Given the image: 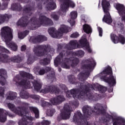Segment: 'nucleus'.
Instances as JSON below:
<instances>
[{"instance_id": "obj_5", "label": "nucleus", "mask_w": 125, "mask_h": 125, "mask_svg": "<svg viewBox=\"0 0 125 125\" xmlns=\"http://www.w3.org/2000/svg\"><path fill=\"white\" fill-rule=\"evenodd\" d=\"M101 79L108 83L110 86H114L116 83V78L113 76L112 68L110 66L105 67L104 70L100 74Z\"/></svg>"}, {"instance_id": "obj_33", "label": "nucleus", "mask_w": 125, "mask_h": 125, "mask_svg": "<svg viewBox=\"0 0 125 125\" xmlns=\"http://www.w3.org/2000/svg\"><path fill=\"white\" fill-rule=\"evenodd\" d=\"M69 46L70 49H74L76 48L77 46V41H71L69 43Z\"/></svg>"}, {"instance_id": "obj_4", "label": "nucleus", "mask_w": 125, "mask_h": 125, "mask_svg": "<svg viewBox=\"0 0 125 125\" xmlns=\"http://www.w3.org/2000/svg\"><path fill=\"white\" fill-rule=\"evenodd\" d=\"M2 32L4 34L3 37L8 47H10L14 51H16L18 48L17 45L13 42H11L10 43V41L13 39V36H12V30H11L9 27L6 26L2 28Z\"/></svg>"}, {"instance_id": "obj_47", "label": "nucleus", "mask_w": 125, "mask_h": 125, "mask_svg": "<svg viewBox=\"0 0 125 125\" xmlns=\"http://www.w3.org/2000/svg\"><path fill=\"white\" fill-rule=\"evenodd\" d=\"M16 97V96H14L13 93L11 95V96H9L7 98V99H8L9 100H13V99H15Z\"/></svg>"}, {"instance_id": "obj_7", "label": "nucleus", "mask_w": 125, "mask_h": 125, "mask_svg": "<svg viewBox=\"0 0 125 125\" xmlns=\"http://www.w3.org/2000/svg\"><path fill=\"white\" fill-rule=\"evenodd\" d=\"M102 6L105 14L103 19V21L107 23V24H111L113 21L112 18H111L110 13H109L110 10V3H109V1L108 0H103Z\"/></svg>"}, {"instance_id": "obj_36", "label": "nucleus", "mask_w": 125, "mask_h": 125, "mask_svg": "<svg viewBox=\"0 0 125 125\" xmlns=\"http://www.w3.org/2000/svg\"><path fill=\"white\" fill-rule=\"evenodd\" d=\"M23 36H21V35H22V32H20L18 34V37L19 38V39H24V37H25L26 36H27V35H28V34H29V31H25L23 33Z\"/></svg>"}, {"instance_id": "obj_58", "label": "nucleus", "mask_w": 125, "mask_h": 125, "mask_svg": "<svg viewBox=\"0 0 125 125\" xmlns=\"http://www.w3.org/2000/svg\"><path fill=\"white\" fill-rule=\"evenodd\" d=\"M34 99H40V96L35 95L34 96Z\"/></svg>"}, {"instance_id": "obj_42", "label": "nucleus", "mask_w": 125, "mask_h": 125, "mask_svg": "<svg viewBox=\"0 0 125 125\" xmlns=\"http://www.w3.org/2000/svg\"><path fill=\"white\" fill-rule=\"evenodd\" d=\"M40 62L43 64V65H47V64L49 63L50 61L47 59H44V60L41 61Z\"/></svg>"}, {"instance_id": "obj_61", "label": "nucleus", "mask_w": 125, "mask_h": 125, "mask_svg": "<svg viewBox=\"0 0 125 125\" xmlns=\"http://www.w3.org/2000/svg\"><path fill=\"white\" fill-rule=\"evenodd\" d=\"M22 35H21V37H23V36H24V34H23V33H22Z\"/></svg>"}, {"instance_id": "obj_40", "label": "nucleus", "mask_w": 125, "mask_h": 125, "mask_svg": "<svg viewBox=\"0 0 125 125\" xmlns=\"http://www.w3.org/2000/svg\"><path fill=\"white\" fill-rule=\"evenodd\" d=\"M76 54L79 57H83L84 55V52L82 50H79L76 52Z\"/></svg>"}, {"instance_id": "obj_49", "label": "nucleus", "mask_w": 125, "mask_h": 125, "mask_svg": "<svg viewBox=\"0 0 125 125\" xmlns=\"http://www.w3.org/2000/svg\"><path fill=\"white\" fill-rule=\"evenodd\" d=\"M51 17L52 19H54V20H56V21L58 20V19H59V17L56 15V14H52Z\"/></svg>"}, {"instance_id": "obj_53", "label": "nucleus", "mask_w": 125, "mask_h": 125, "mask_svg": "<svg viewBox=\"0 0 125 125\" xmlns=\"http://www.w3.org/2000/svg\"><path fill=\"white\" fill-rule=\"evenodd\" d=\"M3 20H4L3 17L0 15V23H3Z\"/></svg>"}, {"instance_id": "obj_18", "label": "nucleus", "mask_w": 125, "mask_h": 125, "mask_svg": "<svg viewBox=\"0 0 125 125\" xmlns=\"http://www.w3.org/2000/svg\"><path fill=\"white\" fill-rule=\"evenodd\" d=\"M0 76L1 77V85H4L5 83V78H7L6 71L4 69H0Z\"/></svg>"}, {"instance_id": "obj_20", "label": "nucleus", "mask_w": 125, "mask_h": 125, "mask_svg": "<svg viewBox=\"0 0 125 125\" xmlns=\"http://www.w3.org/2000/svg\"><path fill=\"white\" fill-rule=\"evenodd\" d=\"M47 38L42 35H39L36 38L33 39V42H41L46 41Z\"/></svg>"}, {"instance_id": "obj_24", "label": "nucleus", "mask_w": 125, "mask_h": 125, "mask_svg": "<svg viewBox=\"0 0 125 125\" xmlns=\"http://www.w3.org/2000/svg\"><path fill=\"white\" fill-rule=\"evenodd\" d=\"M86 62V63H88V64H87V69H91V68H92V67H93V66L95 65V62L92 59L87 60Z\"/></svg>"}, {"instance_id": "obj_45", "label": "nucleus", "mask_w": 125, "mask_h": 125, "mask_svg": "<svg viewBox=\"0 0 125 125\" xmlns=\"http://www.w3.org/2000/svg\"><path fill=\"white\" fill-rule=\"evenodd\" d=\"M50 124V121H48L47 120H43L42 123V125H49Z\"/></svg>"}, {"instance_id": "obj_16", "label": "nucleus", "mask_w": 125, "mask_h": 125, "mask_svg": "<svg viewBox=\"0 0 125 125\" xmlns=\"http://www.w3.org/2000/svg\"><path fill=\"white\" fill-rule=\"evenodd\" d=\"M64 100H65L64 97H63L62 96H59L57 98L52 99L51 100V102L52 104H53V105H55V104L61 103V102L64 101Z\"/></svg>"}, {"instance_id": "obj_27", "label": "nucleus", "mask_w": 125, "mask_h": 125, "mask_svg": "<svg viewBox=\"0 0 125 125\" xmlns=\"http://www.w3.org/2000/svg\"><path fill=\"white\" fill-rule=\"evenodd\" d=\"M83 30L86 34H90V33L92 32V30L91 29L90 26L86 24L83 25Z\"/></svg>"}, {"instance_id": "obj_30", "label": "nucleus", "mask_w": 125, "mask_h": 125, "mask_svg": "<svg viewBox=\"0 0 125 125\" xmlns=\"http://www.w3.org/2000/svg\"><path fill=\"white\" fill-rule=\"evenodd\" d=\"M6 121V117L3 114V110L0 109V122L4 123Z\"/></svg>"}, {"instance_id": "obj_28", "label": "nucleus", "mask_w": 125, "mask_h": 125, "mask_svg": "<svg viewBox=\"0 0 125 125\" xmlns=\"http://www.w3.org/2000/svg\"><path fill=\"white\" fill-rule=\"evenodd\" d=\"M54 90H55V86H47L42 90V92H43L44 93H47V92H49V91L52 92L53 91H54Z\"/></svg>"}, {"instance_id": "obj_48", "label": "nucleus", "mask_w": 125, "mask_h": 125, "mask_svg": "<svg viewBox=\"0 0 125 125\" xmlns=\"http://www.w3.org/2000/svg\"><path fill=\"white\" fill-rule=\"evenodd\" d=\"M34 62V60L32 58V57L30 56L27 60V64H32Z\"/></svg>"}, {"instance_id": "obj_13", "label": "nucleus", "mask_w": 125, "mask_h": 125, "mask_svg": "<svg viewBox=\"0 0 125 125\" xmlns=\"http://www.w3.org/2000/svg\"><path fill=\"white\" fill-rule=\"evenodd\" d=\"M116 9L118 10V12L122 17V20L125 21V7L123 4H116Z\"/></svg>"}, {"instance_id": "obj_19", "label": "nucleus", "mask_w": 125, "mask_h": 125, "mask_svg": "<svg viewBox=\"0 0 125 125\" xmlns=\"http://www.w3.org/2000/svg\"><path fill=\"white\" fill-rule=\"evenodd\" d=\"M70 16L71 19L69 20L68 22L70 23L71 26H74V25H75V21H74V19H76V18H77L78 13L76 11H72L70 13Z\"/></svg>"}, {"instance_id": "obj_39", "label": "nucleus", "mask_w": 125, "mask_h": 125, "mask_svg": "<svg viewBox=\"0 0 125 125\" xmlns=\"http://www.w3.org/2000/svg\"><path fill=\"white\" fill-rule=\"evenodd\" d=\"M76 90H75L74 89L73 90H71L70 91V93H71V95H73L74 98H77V97H78V98H80L81 97V96L80 95H78V94H76Z\"/></svg>"}, {"instance_id": "obj_52", "label": "nucleus", "mask_w": 125, "mask_h": 125, "mask_svg": "<svg viewBox=\"0 0 125 125\" xmlns=\"http://www.w3.org/2000/svg\"><path fill=\"white\" fill-rule=\"evenodd\" d=\"M15 9H17V10H21V6L20 4H18L17 5V6L15 7Z\"/></svg>"}, {"instance_id": "obj_44", "label": "nucleus", "mask_w": 125, "mask_h": 125, "mask_svg": "<svg viewBox=\"0 0 125 125\" xmlns=\"http://www.w3.org/2000/svg\"><path fill=\"white\" fill-rule=\"evenodd\" d=\"M3 95H4V89L0 87V96L3 97Z\"/></svg>"}, {"instance_id": "obj_64", "label": "nucleus", "mask_w": 125, "mask_h": 125, "mask_svg": "<svg viewBox=\"0 0 125 125\" xmlns=\"http://www.w3.org/2000/svg\"><path fill=\"white\" fill-rule=\"evenodd\" d=\"M84 75V76H86V75H87V73H85Z\"/></svg>"}, {"instance_id": "obj_29", "label": "nucleus", "mask_w": 125, "mask_h": 125, "mask_svg": "<svg viewBox=\"0 0 125 125\" xmlns=\"http://www.w3.org/2000/svg\"><path fill=\"white\" fill-rule=\"evenodd\" d=\"M35 90L39 91L42 88V83L38 82H35L34 83H32Z\"/></svg>"}, {"instance_id": "obj_56", "label": "nucleus", "mask_w": 125, "mask_h": 125, "mask_svg": "<svg viewBox=\"0 0 125 125\" xmlns=\"http://www.w3.org/2000/svg\"><path fill=\"white\" fill-rule=\"evenodd\" d=\"M60 86L61 87V88H62V89H65L66 88V86H65V85L62 84L60 85Z\"/></svg>"}, {"instance_id": "obj_59", "label": "nucleus", "mask_w": 125, "mask_h": 125, "mask_svg": "<svg viewBox=\"0 0 125 125\" xmlns=\"http://www.w3.org/2000/svg\"><path fill=\"white\" fill-rule=\"evenodd\" d=\"M83 88L85 90H87V89L86 88V86H83Z\"/></svg>"}, {"instance_id": "obj_38", "label": "nucleus", "mask_w": 125, "mask_h": 125, "mask_svg": "<svg viewBox=\"0 0 125 125\" xmlns=\"http://www.w3.org/2000/svg\"><path fill=\"white\" fill-rule=\"evenodd\" d=\"M55 113V110L54 109H49L47 111L46 114L47 116H49V117H52V116H53V114Z\"/></svg>"}, {"instance_id": "obj_41", "label": "nucleus", "mask_w": 125, "mask_h": 125, "mask_svg": "<svg viewBox=\"0 0 125 125\" xmlns=\"http://www.w3.org/2000/svg\"><path fill=\"white\" fill-rule=\"evenodd\" d=\"M48 79H51V80H54L55 79V73L54 71H52L51 74L47 75Z\"/></svg>"}, {"instance_id": "obj_10", "label": "nucleus", "mask_w": 125, "mask_h": 125, "mask_svg": "<svg viewBox=\"0 0 125 125\" xmlns=\"http://www.w3.org/2000/svg\"><path fill=\"white\" fill-rule=\"evenodd\" d=\"M62 4L61 5V9L62 12L65 13L66 11V10L69 6L70 7H72V8H74L75 6H76V4L73 1L71 0H63L62 1Z\"/></svg>"}, {"instance_id": "obj_54", "label": "nucleus", "mask_w": 125, "mask_h": 125, "mask_svg": "<svg viewBox=\"0 0 125 125\" xmlns=\"http://www.w3.org/2000/svg\"><path fill=\"white\" fill-rule=\"evenodd\" d=\"M118 27L120 28V29H123V28H124V24H123V23H118Z\"/></svg>"}, {"instance_id": "obj_50", "label": "nucleus", "mask_w": 125, "mask_h": 125, "mask_svg": "<svg viewBox=\"0 0 125 125\" xmlns=\"http://www.w3.org/2000/svg\"><path fill=\"white\" fill-rule=\"evenodd\" d=\"M79 33H78L77 32H76V33L72 34L70 36V38H78V37H79Z\"/></svg>"}, {"instance_id": "obj_3", "label": "nucleus", "mask_w": 125, "mask_h": 125, "mask_svg": "<svg viewBox=\"0 0 125 125\" xmlns=\"http://www.w3.org/2000/svg\"><path fill=\"white\" fill-rule=\"evenodd\" d=\"M65 51L61 53L57 59V61L62 62V67L65 69H69L70 68V65L72 67H76L79 64V62H80L79 59L77 58H71L70 59H63L64 56L63 55L64 54L65 55Z\"/></svg>"}, {"instance_id": "obj_17", "label": "nucleus", "mask_w": 125, "mask_h": 125, "mask_svg": "<svg viewBox=\"0 0 125 125\" xmlns=\"http://www.w3.org/2000/svg\"><path fill=\"white\" fill-rule=\"evenodd\" d=\"M113 125H125V119L122 117H118L113 120Z\"/></svg>"}, {"instance_id": "obj_12", "label": "nucleus", "mask_w": 125, "mask_h": 125, "mask_svg": "<svg viewBox=\"0 0 125 125\" xmlns=\"http://www.w3.org/2000/svg\"><path fill=\"white\" fill-rule=\"evenodd\" d=\"M2 52H6V53H8L9 52V51L8 50L5 49L2 46H0V58L3 62H4L5 63H7V62L10 61L9 57H8L7 55L2 54Z\"/></svg>"}, {"instance_id": "obj_22", "label": "nucleus", "mask_w": 125, "mask_h": 125, "mask_svg": "<svg viewBox=\"0 0 125 125\" xmlns=\"http://www.w3.org/2000/svg\"><path fill=\"white\" fill-rule=\"evenodd\" d=\"M53 0H47V3L46 7L47 9L51 10V9H55L56 8V4L53 2L52 1Z\"/></svg>"}, {"instance_id": "obj_6", "label": "nucleus", "mask_w": 125, "mask_h": 125, "mask_svg": "<svg viewBox=\"0 0 125 125\" xmlns=\"http://www.w3.org/2000/svg\"><path fill=\"white\" fill-rule=\"evenodd\" d=\"M79 106V103L75 102L73 104H65L63 111L60 114L59 118L62 120H68L71 117L72 108H77Z\"/></svg>"}, {"instance_id": "obj_23", "label": "nucleus", "mask_w": 125, "mask_h": 125, "mask_svg": "<svg viewBox=\"0 0 125 125\" xmlns=\"http://www.w3.org/2000/svg\"><path fill=\"white\" fill-rule=\"evenodd\" d=\"M51 68L47 67H46L45 70L43 69V68L39 70V72L38 71V69H36L35 72L36 75L40 74V75H44V74H45L46 72H49V71H51Z\"/></svg>"}, {"instance_id": "obj_43", "label": "nucleus", "mask_w": 125, "mask_h": 125, "mask_svg": "<svg viewBox=\"0 0 125 125\" xmlns=\"http://www.w3.org/2000/svg\"><path fill=\"white\" fill-rule=\"evenodd\" d=\"M20 96L22 98H27L28 97V94L25 91H23L20 93Z\"/></svg>"}, {"instance_id": "obj_35", "label": "nucleus", "mask_w": 125, "mask_h": 125, "mask_svg": "<svg viewBox=\"0 0 125 125\" xmlns=\"http://www.w3.org/2000/svg\"><path fill=\"white\" fill-rule=\"evenodd\" d=\"M21 75L22 77H26V78H28V79H32V75L29 73H27L26 72H25L24 71L21 72Z\"/></svg>"}, {"instance_id": "obj_55", "label": "nucleus", "mask_w": 125, "mask_h": 125, "mask_svg": "<svg viewBox=\"0 0 125 125\" xmlns=\"http://www.w3.org/2000/svg\"><path fill=\"white\" fill-rule=\"evenodd\" d=\"M26 49V46L23 45L21 46V51H24Z\"/></svg>"}, {"instance_id": "obj_15", "label": "nucleus", "mask_w": 125, "mask_h": 125, "mask_svg": "<svg viewBox=\"0 0 125 125\" xmlns=\"http://www.w3.org/2000/svg\"><path fill=\"white\" fill-rule=\"evenodd\" d=\"M80 43L84 49H86L88 52H91V49L89 48V43L87 42L85 38L83 40L82 39Z\"/></svg>"}, {"instance_id": "obj_37", "label": "nucleus", "mask_w": 125, "mask_h": 125, "mask_svg": "<svg viewBox=\"0 0 125 125\" xmlns=\"http://www.w3.org/2000/svg\"><path fill=\"white\" fill-rule=\"evenodd\" d=\"M23 36H21V35H22V32H20L18 34V37L19 38V39H24V37H25L26 36H27V35H28V34H29V31H25L23 33Z\"/></svg>"}, {"instance_id": "obj_1", "label": "nucleus", "mask_w": 125, "mask_h": 125, "mask_svg": "<svg viewBox=\"0 0 125 125\" xmlns=\"http://www.w3.org/2000/svg\"><path fill=\"white\" fill-rule=\"evenodd\" d=\"M7 106L11 111H13L15 114H17L19 116H22L23 118L19 122V125H32V121L34 120L32 117H28L26 116V110L23 107H18L15 108V106L12 104H8Z\"/></svg>"}, {"instance_id": "obj_32", "label": "nucleus", "mask_w": 125, "mask_h": 125, "mask_svg": "<svg viewBox=\"0 0 125 125\" xmlns=\"http://www.w3.org/2000/svg\"><path fill=\"white\" fill-rule=\"evenodd\" d=\"M27 20L24 19V18H21L18 21V23L19 25H21V26H22L23 27H25L27 26Z\"/></svg>"}, {"instance_id": "obj_11", "label": "nucleus", "mask_w": 125, "mask_h": 125, "mask_svg": "<svg viewBox=\"0 0 125 125\" xmlns=\"http://www.w3.org/2000/svg\"><path fill=\"white\" fill-rule=\"evenodd\" d=\"M73 121L78 123L79 125H87V121L82 119V113L78 112L73 117Z\"/></svg>"}, {"instance_id": "obj_63", "label": "nucleus", "mask_w": 125, "mask_h": 125, "mask_svg": "<svg viewBox=\"0 0 125 125\" xmlns=\"http://www.w3.org/2000/svg\"><path fill=\"white\" fill-rule=\"evenodd\" d=\"M8 115L9 116V117H12V115L11 114H8Z\"/></svg>"}, {"instance_id": "obj_2", "label": "nucleus", "mask_w": 125, "mask_h": 125, "mask_svg": "<svg viewBox=\"0 0 125 125\" xmlns=\"http://www.w3.org/2000/svg\"><path fill=\"white\" fill-rule=\"evenodd\" d=\"M30 24L31 29L32 30H36V29H38L39 27H40L41 25L51 26L53 25V22L46 17L41 15L39 17L38 22L37 21V18H33L31 19Z\"/></svg>"}, {"instance_id": "obj_31", "label": "nucleus", "mask_w": 125, "mask_h": 125, "mask_svg": "<svg viewBox=\"0 0 125 125\" xmlns=\"http://www.w3.org/2000/svg\"><path fill=\"white\" fill-rule=\"evenodd\" d=\"M83 111L85 115H91V109L89 106L84 107L83 109Z\"/></svg>"}, {"instance_id": "obj_26", "label": "nucleus", "mask_w": 125, "mask_h": 125, "mask_svg": "<svg viewBox=\"0 0 125 125\" xmlns=\"http://www.w3.org/2000/svg\"><path fill=\"white\" fill-rule=\"evenodd\" d=\"M9 60H10L9 62H10V61H12V62H16V63H19L22 61V58L19 56H17L15 57H13L11 58V60L9 58Z\"/></svg>"}, {"instance_id": "obj_14", "label": "nucleus", "mask_w": 125, "mask_h": 125, "mask_svg": "<svg viewBox=\"0 0 125 125\" xmlns=\"http://www.w3.org/2000/svg\"><path fill=\"white\" fill-rule=\"evenodd\" d=\"M111 38L114 43H118L119 40L121 43H122V44H125V37L123 36V35H119V38H118L116 35L114 34H111Z\"/></svg>"}, {"instance_id": "obj_46", "label": "nucleus", "mask_w": 125, "mask_h": 125, "mask_svg": "<svg viewBox=\"0 0 125 125\" xmlns=\"http://www.w3.org/2000/svg\"><path fill=\"white\" fill-rule=\"evenodd\" d=\"M98 88H100V90L102 92H105L106 90H107V88L105 87H103L102 86H99L98 87Z\"/></svg>"}, {"instance_id": "obj_57", "label": "nucleus", "mask_w": 125, "mask_h": 125, "mask_svg": "<svg viewBox=\"0 0 125 125\" xmlns=\"http://www.w3.org/2000/svg\"><path fill=\"white\" fill-rule=\"evenodd\" d=\"M44 106H49L50 104L48 102H44Z\"/></svg>"}, {"instance_id": "obj_51", "label": "nucleus", "mask_w": 125, "mask_h": 125, "mask_svg": "<svg viewBox=\"0 0 125 125\" xmlns=\"http://www.w3.org/2000/svg\"><path fill=\"white\" fill-rule=\"evenodd\" d=\"M98 29L100 37H102V33L103 32L102 28L101 27H98Z\"/></svg>"}, {"instance_id": "obj_60", "label": "nucleus", "mask_w": 125, "mask_h": 125, "mask_svg": "<svg viewBox=\"0 0 125 125\" xmlns=\"http://www.w3.org/2000/svg\"><path fill=\"white\" fill-rule=\"evenodd\" d=\"M59 71L60 72H61V71H62L61 68H59Z\"/></svg>"}, {"instance_id": "obj_62", "label": "nucleus", "mask_w": 125, "mask_h": 125, "mask_svg": "<svg viewBox=\"0 0 125 125\" xmlns=\"http://www.w3.org/2000/svg\"><path fill=\"white\" fill-rule=\"evenodd\" d=\"M66 96H67V97H68V98H70V96H69V95L67 94V95H66Z\"/></svg>"}, {"instance_id": "obj_9", "label": "nucleus", "mask_w": 125, "mask_h": 125, "mask_svg": "<svg viewBox=\"0 0 125 125\" xmlns=\"http://www.w3.org/2000/svg\"><path fill=\"white\" fill-rule=\"evenodd\" d=\"M49 47L45 45H41L34 46L33 51L37 56L42 57L46 54Z\"/></svg>"}, {"instance_id": "obj_8", "label": "nucleus", "mask_w": 125, "mask_h": 125, "mask_svg": "<svg viewBox=\"0 0 125 125\" xmlns=\"http://www.w3.org/2000/svg\"><path fill=\"white\" fill-rule=\"evenodd\" d=\"M68 32L69 28L64 25L61 26L57 32H56V29L54 27H51L48 29L49 34L53 38L56 36L57 38H59L60 37H62L63 33H68Z\"/></svg>"}, {"instance_id": "obj_21", "label": "nucleus", "mask_w": 125, "mask_h": 125, "mask_svg": "<svg viewBox=\"0 0 125 125\" xmlns=\"http://www.w3.org/2000/svg\"><path fill=\"white\" fill-rule=\"evenodd\" d=\"M16 84H19V85H22L25 87V88H28V87H30L31 86V84H30V81H27L26 80H22L21 81V83H16Z\"/></svg>"}, {"instance_id": "obj_25", "label": "nucleus", "mask_w": 125, "mask_h": 125, "mask_svg": "<svg viewBox=\"0 0 125 125\" xmlns=\"http://www.w3.org/2000/svg\"><path fill=\"white\" fill-rule=\"evenodd\" d=\"M95 112L96 113H97V114L100 113L101 112L102 113L104 112V110H103V107L101 106V104H98L95 106Z\"/></svg>"}, {"instance_id": "obj_34", "label": "nucleus", "mask_w": 125, "mask_h": 125, "mask_svg": "<svg viewBox=\"0 0 125 125\" xmlns=\"http://www.w3.org/2000/svg\"><path fill=\"white\" fill-rule=\"evenodd\" d=\"M30 110L34 112V114H35L36 118L38 119L39 116V109H38V108H37L36 107H30Z\"/></svg>"}]
</instances>
